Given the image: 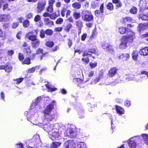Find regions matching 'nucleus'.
I'll return each mask as SVG.
<instances>
[{"label": "nucleus", "mask_w": 148, "mask_h": 148, "mask_svg": "<svg viewBox=\"0 0 148 148\" xmlns=\"http://www.w3.org/2000/svg\"><path fill=\"white\" fill-rule=\"evenodd\" d=\"M41 127L44 129V130L48 132L49 137L52 140H57L60 136V135L58 133V130L54 128L53 124H48V125H41Z\"/></svg>", "instance_id": "obj_1"}, {"label": "nucleus", "mask_w": 148, "mask_h": 148, "mask_svg": "<svg viewBox=\"0 0 148 148\" xmlns=\"http://www.w3.org/2000/svg\"><path fill=\"white\" fill-rule=\"evenodd\" d=\"M128 35L123 36L121 39V42L119 45V47L121 49H124L127 47V44L128 42H132L135 38L134 33L132 32H130Z\"/></svg>", "instance_id": "obj_2"}, {"label": "nucleus", "mask_w": 148, "mask_h": 148, "mask_svg": "<svg viewBox=\"0 0 148 148\" xmlns=\"http://www.w3.org/2000/svg\"><path fill=\"white\" fill-rule=\"evenodd\" d=\"M53 106L51 103L47 106L44 111V114L45 119L51 121L55 117V113L53 110Z\"/></svg>", "instance_id": "obj_3"}, {"label": "nucleus", "mask_w": 148, "mask_h": 148, "mask_svg": "<svg viewBox=\"0 0 148 148\" xmlns=\"http://www.w3.org/2000/svg\"><path fill=\"white\" fill-rule=\"evenodd\" d=\"M140 139L139 136H135L131 138L128 141L129 146L130 148H136L137 141L140 140Z\"/></svg>", "instance_id": "obj_4"}, {"label": "nucleus", "mask_w": 148, "mask_h": 148, "mask_svg": "<svg viewBox=\"0 0 148 148\" xmlns=\"http://www.w3.org/2000/svg\"><path fill=\"white\" fill-rule=\"evenodd\" d=\"M75 145V143L73 141L68 140L64 143L63 148H73Z\"/></svg>", "instance_id": "obj_5"}, {"label": "nucleus", "mask_w": 148, "mask_h": 148, "mask_svg": "<svg viewBox=\"0 0 148 148\" xmlns=\"http://www.w3.org/2000/svg\"><path fill=\"white\" fill-rule=\"evenodd\" d=\"M76 27L78 29V34L79 35L81 32V30L83 27L82 22L81 20H78L75 21Z\"/></svg>", "instance_id": "obj_6"}, {"label": "nucleus", "mask_w": 148, "mask_h": 148, "mask_svg": "<svg viewBox=\"0 0 148 148\" xmlns=\"http://www.w3.org/2000/svg\"><path fill=\"white\" fill-rule=\"evenodd\" d=\"M82 19L84 21H92L93 19V16L92 14H83L82 16Z\"/></svg>", "instance_id": "obj_7"}, {"label": "nucleus", "mask_w": 148, "mask_h": 148, "mask_svg": "<svg viewBox=\"0 0 148 148\" xmlns=\"http://www.w3.org/2000/svg\"><path fill=\"white\" fill-rule=\"evenodd\" d=\"M43 97H42L41 96H40L37 98L35 101L33 103L31 106L30 108L31 109H35V106H36L38 104V103L42 100Z\"/></svg>", "instance_id": "obj_8"}, {"label": "nucleus", "mask_w": 148, "mask_h": 148, "mask_svg": "<svg viewBox=\"0 0 148 148\" xmlns=\"http://www.w3.org/2000/svg\"><path fill=\"white\" fill-rule=\"evenodd\" d=\"M67 136L68 137L73 138L74 136L75 129L73 128H70L67 130Z\"/></svg>", "instance_id": "obj_9"}, {"label": "nucleus", "mask_w": 148, "mask_h": 148, "mask_svg": "<svg viewBox=\"0 0 148 148\" xmlns=\"http://www.w3.org/2000/svg\"><path fill=\"white\" fill-rule=\"evenodd\" d=\"M119 32L121 34H123L125 32H126L127 34L128 35L131 32H132L130 29L127 28V29L124 27H122L119 28Z\"/></svg>", "instance_id": "obj_10"}, {"label": "nucleus", "mask_w": 148, "mask_h": 148, "mask_svg": "<svg viewBox=\"0 0 148 148\" xmlns=\"http://www.w3.org/2000/svg\"><path fill=\"white\" fill-rule=\"evenodd\" d=\"M36 138L37 139L35 141L36 142L35 143V145L37 147H41L42 145V143L40 140L39 136L36 135L34 136V139Z\"/></svg>", "instance_id": "obj_11"}, {"label": "nucleus", "mask_w": 148, "mask_h": 148, "mask_svg": "<svg viewBox=\"0 0 148 148\" xmlns=\"http://www.w3.org/2000/svg\"><path fill=\"white\" fill-rule=\"evenodd\" d=\"M118 70V69L116 67L111 68L109 71V76L111 77H113L116 74Z\"/></svg>", "instance_id": "obj_12"}, {"label": "nucleus", "mask_w": 148, "mask_h": 148, "mask_svg": "<svg viewBox=\"0 0 148 148\" xmlns=\"http://www.w3.org/2000/svg\"><path fill=\"white\" fill-rule=\"evenodd\" d=\"M102 47L103 49L109 51H113V50L112 46L107 44H104L102 45Z\"/></svg>", "instance_id": "obj_13"}, {"label": "nucleus", "mask_w": 148, "mask_h": 148, "mask_svg": "<svg viewBox=\"0 0 148 148\" xmlns=\"http://www.w3.org/2000/svg\"><path fill=\"white\" fill-rule=\"evenodd\" d=\"M148 28V23H141L138 25V29L140 31Z\"/></svg>", "instance_id": "obj_14"}, {"label": "nucleus", "mask_w": 148, "mask_h": 148, "mask_svg": "<svg viewBox=\"0 0 148 148\" xmlns=\"http://www.w3.org/2000/svg\"><path fill=\"white\" fill-rule=\"evenodd\" d=\"M25 37L32 42L37 39V36L36 35H30L29 34H26Z\"/></svg>", "instance_id": "obj_15"}, {"label": "nucleus", "mask_w": 148, "mask_h": 148, "mask_svg": "<svg viewBox=\"0 0 148 148\" xmlns=\"http://www.w3.org/2000/svg\"><path fill=\"white\" fill-rule=\"evenodd\" d=\"M116 110L117 113L119 115H122L125 113L122 107L117 106H116Z\"/></svg>", "instance_id": "obj_16"}, {"label": "nucleus", "mask_w": 148, "mask_h": 148, "mask_svg": "<svg viewBox=\"0 0 148 148\" xmlns=\"http://www.w3.org/2000/svg\"><path fill=\"white\" fill-rule=\"evenodd\" d=\"M140 53L143 56H147L148 55V47H145L140 50Z\"/></svg>", "instance_id": "obj_17"}, {"label": "nucleus", "mask_w": 148, "mask_h": 148, "mask_svg": "<svg viewBox=\"0 0 148 148\" xmlns=\"http://www.w3.org/2000/svg\"><path fill=\"white\" fill-rule=\"evenodd\" d=\"M40 41L39 39H37L36 40L32 42V47L34 48H36L38 47L40 44Z\"/></svg>", "instance_id": "obj_18"}, {"label": "nucleus", "mask_w": 148, "mask_h": 148, "mask_svg": "<svg viewBox=\"0 0 148 148\" xmlns=\"http://www.w3.org/2000/svg\"><path fill=\"white\" fill-rule=\"evenodd\" d=\"M46 4V3L45 1H40L38 3L37 8L38 9H43Z\"/></svg>", "instance_id": "obj_19"}, {"label": "nucleus", "mask_w": 148, "mask_h": 148, "mask_svg": "<svg viewBox=\"0 0 148 148\" xmlns=\"http://www.w3.org/2000/svg\"><path fill=\"white\" fill-rule=\"evenodd\" d=\"M61 144L62 143L60 142H53L51 145V148H57L60 146Z\"/></svg>", "instance_id": "obj_20"}, {"label": "nucleus", "mask_w": 148, "mask_h": 148, "mask_svg": "<svg viewBox=\"0 0 148 148\" xmlns=\"http://www.w3.org/2000/svg\"><path fill=\"white\" fill-rule=\"evenodd\" d=\"M138 52L136 50L134 51L132 53V57L133 60L136 61L138 59Z\"/></svg>", "instance_id": "obj_21"}, {"label": "nucleus", "mask_w": 148, "mask_h": 148, "mask_svg": "<svg viewBox=\"0 0 148 148\" xmlns=\"http://www.w3.org/2000/svg\"><path fill=\"white\" fill-rule=\"evenodd\" d=\"M142 77L140 76H136V77H134V75H132V77H130L129 79L130 80H133L134 78V80L136 81H141L142 80Z\"/></svg>", "instance_id": "obj_22"}, {"label": "nucleus", "mask_w": 148, "mask_h": 148, "mask_svg": "<svg viewBox=\"0 0 148 148\" xmlns=\"http://www.w3.org/2000/svg\"><path fill=\"white\" fill-rule=\"evenodd\" d=\"M45 86L49 92L57 90V89L52 86L49 85L48 84H46Z\"/></svg>", "instance_id": "obj_23"}, {"label": "nucleus", "mask_w": 148, "mask_h": 148, "mask_svg": "<svg viewBox=\"0 0 148 148\" xmlns=\"http://www.w3.org/2000/svg\"><path fill=\"white\" fill-rule=\"evenodd\" d=\"M103 13V10H96L95 12V15L97 16H102Z\"/></svg>", "instance_id": "obj_24"}, {"label": "nucleus", "mask_w": 148, "mask_h": 148, "mask_svg": "<svg viewBox=\"0 0 148 148\" xmlns=\"http://www.w3.org/2000/svg\"><path fill=\"white\" fill-rule=\"evenodd\" d=\"M86 145L84 142H79L78 143L75 148H86Z\"/></svg>", "instance_id": "obj_25"}, {"label": "nucleus", "mask_w": 148, "mask_h": 148, "mask_svg": "<svg viewBox=\"0 0 148 148\" xmlns=\"http://www.w3.org/2000/svg\"><path fill=\"white\" fill-rule=\"evenodd\" d=\"M119 59H127L129 58H130V55L129 54L127 53H124L119 56Z\"/></svg>", "instance_id": "obj_26"}, {"label": "nucleus", "mask_w": 148, "mask_h": 148, "mask_svg": "<svg viewBox=\"0 0 148 148\" xmlns=\"http://www.w3.org/2000/svg\"><path fill=\"white\" fill-rule=\"evenodd\" d=\"M73 81L75 83L77 84L78 85L81 84L83 83L84 81L79 78H75L73 79Z\"/></svg>", "instance_id": "obj_27"}, {"label": "nucleus", "mask_w": 148, "mask_h": 148, "mask_svg": "<svg viewBox=\"0 0 148 148\" xmlns=\"http://www.w3.org/2000/svg\"><path fill=\"white\" fill-rule=\"evenodd\" d=\"M55 1V0H49L48 1L49 6L47 9H53V5Z\"/></svg>", "instance_id": "obj_28"}, {"label": "nucleus", "mask_w": 148, "mask_h": 148, "mask_svg": "<svg viewBox=\"0 0 148 148\" xmlns=\"http://www.w3.org/2000/svg\"><path fill=\"white\" fill-rule=\"evenodd\" d=\"M5 66L4 69L6 72L9 73L12 71V67L10 65L5 64Z\"/></svg>", "instance_id": "obj_29"}, {"label": "nucleus", "mask_w": 148, "mask_h": 148, "mask_svg": "<svg viewBox=\"0 0 148 148\" xmlns=\"http://www.w3.org/2000/svg\"><path fill=\"white\" fill-rule=\"evenodd\" d=\"M11 18V17L10 15H3V21H7L10 20Z\"/></svg>", "instance_id": "obj_30"}, {"label": "nucleus", "mask_w": 148, "mask_h": 148, "mask_svg": "<svg viewBox=\"0 0 148 148\" xmlns=\"http://www.w3.org/2000/svg\"><path fill=\"white\" fill-rule=\"evenodd\" d=\"M72 6L74 8L79 9L81 7V5L79 3L76 2L73 4Z\"/></svg>", "instance_id": "obj_31"}, {"label": "nucleus", "mask_w": 148, "mask_h": 148, "mask_svg": "<svg viewBox=\"0 0 148 148\" xmlns=\"http://www.w3.org/2000/svg\"><path fill=\"white\" fill-rule=\"evenodd\" d=\"M45 21L46 22V25H48L49 26L53 25V22L52 21H50L49 18H45Z\"/></svg>", "instance_id": "obj_32"}, {"label": "nucleus", "mask_w": 148, "mask_h": 148, "mask_svg": "<svg viewBox=\"0 0 148 148\" xmlns=\"http://www.w3.org/2000/svg\"><path fill=\"white\" fill-rule=\"evenodd\" d=\"M142 136L145 143L147 145H148V135L144 134L142 135Z\"/></svg>", "instance_id": "obj_33"}, {"label": "nucleus", "mask_w": 148, "mask_h": 148, "mask_svg": "<svg viewBox=\"0 0 148 148\" xmlns=\"http://www.w3.org/2000/svg\"><path fill=\"white\" fill-rule=\"evenodd\" d=\"M38 29H37L32 30L31 32H30L27 34H31L32 35H36L38 34Z\"/></svg>", "instance_id": "obj_34"}, {"label": "nucleus", "mask_w": 148, "mask_h": 148, "mask_svg": "<svg viewBox=\"0 0 148 148\" xmlns=\"http://www.w3.org/2000/svg\"><path fill=\"white\" fill-rule=\"evenodd\" d=\"M40 68V66H36L35 67H33L30 69H28V72L29 73H33L36 69H38Z\"/></svg>", "instance_id": "obj_35"}, {"label": "nucleus", "mask_w": 148, "mask_h": 148, "mask_svg": "<svg viewBox=\"0 0 148 148\" xmlns=\"http://www.w3.org/2000/svg\"><path fill=\"white\" fill-rule=\"evenodd\" d=\"M140 18L143 20H148V16L144 14H141L140 15Z\"/></svg>", "instance_id": "obj_36"}, {"label": "nucleus", "mask_w": 148, "mask_h": 148, "mask_svg": "<svg viewBox=\"0 0 148 148\" xmlns=\"http://www.w3.org/2000/svg\"><path fill=\"white\" fill-rule=\"evenodd\" d=\"M45 31L43 29H41L40 32V36L42 38H44L45 37Z\"/></svg>", "instance_id": "obj_37"}, {"label": "nucleus", "mask_w": 148, "mask_h": 148, "mask_svg": "<svg viewBox=\"0 0 148 148\" xmlns=\"http://www.w3.org/2000/svg\"><path fill=\"white\" fill-rule=\"evenodd\" d=\"M29 25V21L27 19H25L23 23V25L25 27H27Z\"/></svg>", "instance_id": "obj_38"}, {"label": "nucleus", "mask_w": 148, "mask_h": 148, "mask_svg": "<svg viewBox=\"0 0 148 148\" xmlns=\"http://www.w3.org/2000/svg\"><path fill=\"white\" fill-rule=\"evenodd\" d=\"M54 45V42L52 41H47L46 43V46L50 47H53Z\"/></svg>", "instance_id": "obj_39"}, {"label": "nucleus", "mask_w": 148, "mask_h": 148, "mask_svg": "<svg viewBox=\"0 0 148 148\" xmlns=\"http://www.w3.org/2000/svg\"><path fill=\"white\" fill-rule=\"evenodd\" d=\"M80 16V15L79 13L75 12L73 14V17L75 19H78Z\"/></svg>", "instance_id": "obj_40"}, {"label": "nucleus", "mask_w": 148, "mask_h": 148, "mask_svg": "<svg viewBox=\"0 0 148 148\" xmlns=\"http://www.w3.org/2000/svg\"><path fill=\"white\" fill-rule=\"evenodd\" d=\"M45 32V34L48 36L52 35L53 34L52 31L50 29H47Z\"/></svg>", "instance_id": "obj_41"}, {"label": "nucleus", "mask_w": 148, "mask_h": 148, "mask_svg": "<svg viewBox=\"0 0 148 148\" xmlns=\"http://www.w3.org/2000/svg\"><path fill=\"white\" fill-rule=\"evenodd\" d=\"M23 64H29L30 63V60L29 58H27L22 62Z\"/></svg>", "instance_id": "obj_42"}, {"label": "nucleus", "mask_w": 148, "mask_h": 148, "mask_svg": "<svg viewBox=\"0 0 148 148\" xmlns=\"http://www.w3.org/2000/svg\"><path fill=\"white\" fill-rule=\"evenodd\" d=\"M107 8L108 9H113V5L111 3H109L107 5Z\"/></svg>", "instance_id": "obj_43"}, {"label": "nucleus", "mask_w": 148, "mask_h": 148, "mask_svg": "<svg viewBox=\"0 0 148 148\" xmlns=\"http://www.w3.org/2000/svg\"><path fill=\"white\" fill-rule=\"evenodd\" d=\"M90 53V52L89 49L85 51L84 52L83 55V56H90L91 55Z\"/></svg>", "instance_id": "obj_44"}, {"label": "nucleus", "mask_w": 148, "mask_h": 148, "mask_svg": "<svg viewBox=\"0 0 148 148\" xmlns=\"http://www.w3.org/2000/svg\"><path fill=\"white\" fill-rule=\"evenodd\" d=\"M89 65L91 68H93L96 67L97 65V62L93 63L92 62H90L89 63Z\"/></svg>", "instance_id": "obj_45"}, {"label": "nucleus", "mask_w": 148, "mask_h": 148, "mask_svg": "<svg viewBox=\"0 0 148 148\" xmlns=\"http://www.w3.org/2000/svg\"><path fill=\"white\" fill-rule=\"evenodd\" d=\"M124 21L125 22H131L132 21V18L130 17H126L124 18Z\"/></svg>", "instance_id": "obj_46"}, {"label": "nucleus", "mask_w": 148, "mask_h": 148, "mask_svg": "<svg viewBox=\"0 0 148 148\" xmlns=\"http://www.w3.org/2000/svg\"><path fill=\"white\" fill-rule=\"evenodd\" d=\"M63 22L62 19L60 18H58L56 21V23L58 24H61Z\"/></svg>", "instance_id": "obj_47"}, {"label": "nucleus", "mask_w": 148, "mask_h": 148, "mask_svg": "<svg viewBox=\"0 0 148 148\" xmlns=\"http://www.w3.org/2000/svg\"><path fill=\"white\" fill-rule=\"evenodd\" d=\"M49 17L51 18L52 19H54L57 17V15L54 13H53L50 15Z\"/></svg>", "instance_id": "obj_48"}, {"label": "nucleus", "mask_w": 148, "mask_h": 148, "mask_svg": "<svg viewBox=\"0 0 148 148\" xmlns=\"http://www.w3.org/2000/svg\"><path fill=\"white\" fill-rule=\"evenodd\" d=\"M17 148H24L23 144L21 143H19L16 145Z\"/></svg>", "instance_id": "obj_49"}, {"label": "nucleus", "mask_w": 148, "mask_h": 148, "mask_svg": "<svg viewBox=\"0 0 148 148\" xmlns=\"http://www.w3.org/2000/svg\"><path fill=\"white\" fill-rule=\"evenodd\" d=\"M87 35L86 33H84L81 36V40L83 41L85 40L87 37Z\"/></svg>", "instance_id": "obj_50"}, {"label": "nucleus", "mask_w": 148, "mask_h": 148, "mask_svg": "<svg viewBox=\"0 0 148 148\" xmlns=\"http://www.w3.org/2000/svg\"><path fill=\"white\" fill-rule=\"evenodd\" d=\"M72 27V25L70 24L69 23L67 25L66 28V30L68 32H69L70 30V29Z\"/></svg>", "instance_id": "obj_51"}, {"label": "nucleus", "mask_w": 148, "mask_h": 148, "mask_svg": "<svg viewBox=\"0 0 148 148\" xmlns=\"http://www.w3.org/2000/svg\"><path fill=\"white\" fill-rule=\"evenodd\" d=\"M25 50L26 51V52L27 53V55H29L31 52V51L30 49V47H28L27 48H25Z\"/></svg>", "instance_id": "obj_52"}, {"label": "nucleus", "mask_w": 148, "mask_h": 148, "mask_svg": "<svg viewBox=\"0 0 148 148\" xmlns=\"http://www.w3.org/2000/svg\"><path fill=\"white\" fill-rule=\"evenodd\" d=\"M8 54L10 56H12L14 53V51L13 50H8Z\"/></svg>", "instance_id": "obj_53"}, {"label": "nucleus", "mask_w": 148, "mask_h": 148, "mask_svg": "<svg viewBox=\"0 0 148 148\" xmlns=\"http://www.w3.org/2000/svg\"><path fill=\"white\" fill-rule=\"evenodd\" d=\"M43 52V50L42 49L40 48H39L36 51V54H38L40 53H42Z\"/></svg>", "instance_id": "obj_54"}, {"label": "nucleus", "mask_w": 148, "mask_h": 148, "mask_svg": "<svg viewBox=\"0 0 148 148\" xmlns=\"http://www.w3.org/2000/svg\"><path fill=\"white\" fill-rule=\"evenodd\" d=\"M82 60L86 64H88L89 62V59L87 57L85 58H83Z\"/></svg>", "instance_id": "obj_55"}, {"label": "nucleus", "mask_w": 148, "mask_h": 148, "mask_svg": "<svg viewBox=\"0 0 148 148\" xmlns=\"http://www.w3.org/2000/svg\"><path fill=\"white\" fill-rule=\"evenodd\" d=\"M89 50L91 55L92 53H95L96 52V50L95 49H89Z\"/></svg>", "instance_id": "obj_56"}, {"label": "nucleus", "mask_w": 148, "mask_h": 148, "mask_svg": "<svg viewBox=\"0 0 148 148\" xmlns=\"http://www.w3.org/2000/svg\"><path fill=\"white\" fill-rule=\"evenodd\" d=\"M62 29L63 28L62 27H56L54 29V31L57 32H61L62 30Z\"/></svg>", "instance_id": "obj_57"}, {"label": "nucleus", "mask_w": 148, "mask_h": 148, "mask_svg": "<svg viewBox=\"0 0 148 148\" xmlns=\"http://www.w3.org/2000/svg\"><path fill=\"white\" fill-rule=\"evenodd\" d=\"M40 20V16L39 15H36L35 17L34 20L36 22H38Z\"/></svg>", "instance_id": "obj_58"}, {"label": "nucleus", "mask_w": 148, "mask_h": 148, "mask_svg": "<svg viewBox=\"0 0 148 148\" xmlns=\"http://www.w3.org/2000/svg\"><path fill=\"white\" fill-rule=\"evenodd\" d=\"M130 105V101L126 100L125 102V105L127 107H129Z\"/></svg>", "instance_id": "obj_59"}, {"label": "nucleus", "mask_w": 148, "mask_h": 148, "mask_svg": "<svg viewBox=\"0 0 148 148\" xmlns=\"http://www.w3.org/2000/svg\"><path fill=\"white\" fill-rule=\"evenodd\" d=\"M19 23L18 22H15L13 23L12 25V27L13 28H16L18 25Z\"/></svg>", "instance_id": "obj_60"}, {"label": "nucleus", "mask_w": 148, "mask_h": 148, "mask_svg": "<svg viewBox=\"0 0 148 148\" xmlns=\"http://www.w3.org/2000/svg\"><path fill=\"white\" fill-rule=\"evenodd\" d=\"M19 59L21 61L23 60L24 58L23 55V54L20 53L19 54Z\"/></svg>", "instance_id": "obj_61"}, {"label": "nucleus", "mask_w": 148, "mask_h": 148, "mask_svg": "<svg viewBox=\"0 0 148 148\" xmlns=\"http://www.w3.org/2000/svg\"><path fill=\"white\" fill-rule=\"evenodd\" d=\"M32 16V14L31 13H28L26 16V17L27 18L29 19L31 18Z\"/></svg>", "instance_id": "obj_62"}, {"label": "nucleus", "mask_w": 148, "mask_h": 148, "mask_svg": "<svg viewBox=\"0 0 148 148\" xmlns=\"http://www.w3.org/2000/svg\"><path fill=\"white\" fill-rule=\"evenodd\" d=\"M23 79V78H19L16 80V84H19L21 82Z\"/></svg>", "instance_id": "obj_63"}, {"label": "nucleus", "mask_w": 148, "mask_h": 148, "mask_svg": "<svg viewBox=\"0 0 148 148\" xmlns=\"http://www.w3.org/2000/svg\"><path fill=\"white\" fill-rule=\"evenodd\" d=\"M94 74V72L93 71H91L89 72L88 74V76L89 77H92Z\"/></svg>", "instance_id": "obj_64"}]
</instances>
